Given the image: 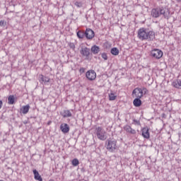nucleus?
<instances>
[{"instance_id": "nucleus-14", "label": "nucleus", "mask_w": 181, "mask_h": 181, "mask_svg": "<svg viewBox=\"0 0 181 181\" xmlns=\"http://www.w3.org/2000/svg\"><path fill=\"white\" fill-rule=\"evenodd\" d=\"M39 81L41 83V84H43V83H49V81H50V78L43 75H40Z\"/></svg>"}, {"instance_id": "nucleus-34", "label": "nucleus", "mask_w": 181, "mask_h": 181, "mask_svg": "<svg viewBox=\"0 0 181 181\" xmlns=\"http://www.w3.org/2000/svg\"><path fill=\"white\" fill-rule=\"evenodd\" d=\"M177 2H181V0H176Z\"/></svg>"}, {"instance_id": "nucleus-4", "label": "nucleus", "mask_w": 181, "mask_h": 181, "mask_svg": "<svg viewBox=\"0 0 181 181\" xmlns=\"http://www.w3.org/2000/svg\"><path fill=\"white\" fill-rule=\"evenodd\" d=\"M96 136L98 138L100 141H105L107 139V132L101 127H98L95 129Z\"/></svg>"}, {"instance_id": "nucleus-19", "label": "nucleus", "mask_w": 181, "mask_h": 181, "mask_svg": "<svg viewBox=\"0 0 181 181\" xmlns=\"http://www.w3.org/2000/svg\"><path fill=\"white\" fill-rule=\"evenodd\" d=\"M111 53L113 56H118V54H119V49L117 47H113L111 49Z\"/></svg>"}, {"instance_id": "nucleus-20", "label": "nucleus", "mask_w": 181, "mask_h": 181, "mask_svg": "<svg viewBox=\"0 0 181 181\" xmlns=\"http://www.w3.org/2000/svg\"><path fill=\"white\" fill-rule=\"evenodd\" d=\"M8 104L10 105H13L15 104V96L13 95H10L8 98Z\"/></svg>"}, {"instance_id": "nucleus-30", "label": "nucleus", "mask_w": 181, "mask_h": 181, "mask_svg": "<svg viewBox=\"0 0 181 181\" xmlns=\"http://www.w3.org/2000/svg\"><path fill=\"white\" fill-rule=\"evenodd\" d=\"M134 122H135L136 125H141V122H139V120L134 119Z\"/></svg>"}, {"instance_id": "nucleus-24", "label": "nucleus", "mask_w": 181, "mask_h": 181, "mask_svg": "<svg viewBox=\"0 0 181 181\" xmlns=\"http://www.w3.org/2000/svg\"><path fill=\"white\" fill-rule=\"evenodd\" d=\"M116 98H117V95H115L114 93L109 94V100L110 101H114Z\"/></svg>"}, {"instance_id": "nucleus-6", "label": "nucleus", "mask_w": 181, "mask_h": 181, "mask_svg": "<svg viewBox=\"0 0 181 181\" xmlns=\"http://www.w3.org/2000/svg\"><path fill=\"white\" fill-rule=\"evenodd\" d=\"M151 56L153 57L154 59H159L163 56V52L160 49H154L151 52Z\"/></svg>"}, {"instance_id": "nucleus-23", "label": "nucleus", "mask_w": 181, "mask_h": 181, "mask_svg": "<svg viewBox=\"0 0 181 181\" xmlns=\"http://www.w3.org/2000/svg\"><path fill=\"white\" fill-rule=\"evenodd\" d=\"M79 164L80 161H78V159L77 158H74L71 160V165H73L74 166H78Z\"/></svg>"}, {"instance_id": "nucleus-1", "label": "nucleus", "mask_w": 181, "mask_h": 181, "mask_svg": "<svg viewBox=\"0 0 181 181\" xmlns=\"http://www.w3.org/2000/svg\"><path fill=\"white\" fill-rule=\"evenodd\" d=\"M138 37L140 40H147V42H152L155 40V32L153 30H148L146 28H140L138 30Z\"/></svg>"}, {"instance_id": "nucleus-10", "label": "nucleus", "mask_w": 181, "mask_h": 181, "mask_svg": "<svg viewBox=\"0 0 181 181\" xmlns=\"http://www.w3.org/2000/svg\"><path fill=\"white\" fill-rule=\"evenodd\" d=\"M141 135L145 139H149L151 138V134H149V129L148 127H144L141 130Z\"/></svg>"}, {"instance_id": "nucleus-31", "label": "nucleus", "mask_w": 181, "mask_h": 181, "mask_svg": "<svg viewBox=\"0 0 181 181\" xmlns=\"http://www.w3.org/2000/svg\"><path fill=\"white\" fill-rule=\"evenodd\" d=\"M3 103H2V100H0V110L1 108H2V105H3Z\"/></svg>"}, {"instance_id": "nucleus-32", "label": "nucleus", "mask_w": 181, "mask_h": 181, "mask_svg": "<svg viewBox=\"0 0 181 181\" xmlns=\"http://www.w3.org/2000/svg\"><path fill=\"white\" fill-rule=\"evenodd\" d=\"M84 71V69H83V68L81 69H80V71Z\"/></svg>"}, {"instance_id": "nucleus-25", "label": "nucleus", "mask_w": 181, "mask_h": 181, "mask_svg": "<svg viewBox=\"0 0 181 181\" xmlns=\"http://www.w3.org/2000/svg\"><path fill=\"white\" fill-rule=\"evenodd\" d=\"M75 6H76L77 8H81L83 6V3L80 2V1H76L74 3Z\"/></svg>"}, {"instance_id": "nucleus-28", "label": "nucleus", "mask_w": 181, "mask_h": 181, "mask_svg": "<svg viewBox=\"0 0 181 181\" xmlns=\"http://www.w3.org/2000/svg\"><path fill=\"white\" fill-rule=\"evenodd\" d=\"M101 56L105 60H108V56H107L106 53H102Z\"/></svg>"}, {"instance_id": "nucleus-16", "label": "nucleus", "mask_w": 181, "mask_h": 181, "mask_svg": "<svg viewBox=\"0 0 181 181\" xmlns=\"http://www.w3.org/2000/svg\"><path fill=\"white\" fill-rule=\"evenodd\" d=\"M133 104L134 107H141L142 105V100H141V98H136L134 100Z\"/></svg>"}, {"instance_id": "nucleus-26", "label": "nucleus", "mask_w": 181, "mask_h": 181, "mask_svg": "<svg viewBox=\"0 0 181 181\" xmlns=\"http://www.w3.org/2000/svg\"><path fill=\"white\" fill-rule=\"evenodd\" d=\"M141 90L142 95L146 94L148 93V89L145 87L139 88Z\"/></svg>"}, {"instance_id": "nucleus-5", "label": "nucleus", "mask_w": 181, "mask_h": 181, "mask_svg": "<svg viewBox=\"0 0 181 181\" xmlns=\"http://www.w3.org/2000/svg\"><path fill=\"white\" fill-rule=\"evenodd\" d=\"M80 53L83 57H85L86 60H90V56H91L90 48L87 47L81 48Z\"/></svg>"}, {"instance_id": "nucleus-3", "label": "nucleus", "mask_w": 181, "mask_h": 181, "mask_svg": "<svg viewBox=\"0 0 181 181\" xmlns=\"http://www.w3.org/2000/svg\"><path fill=\"white\" fill-rule=\"evenodd\" d=\"M105 146L109 152H115L117 149V140L109 139L106 141Z\"/></svg>"}, {"instance_id": "nucleus-29", "label": "nucleus", "mask_w": 181, "mask_h": 181, "mask_svg": "<svg viewBox=\"0 0 181 181\" xmlns=\"http://www.w3.org/2000/svg\"><path fill=\"white\" fill-rule=\"evenodd\" d=\"M69 46L71 49H76V46L74 45V43H73V42L69 43Z\"/></svg>"}, {"instance_id": "nucleus-18", "label": "nucleus", "mask_w": 181, "mask_h": 181, "mask_svg": "<svg viewBox=\"0 0 181 181\" xmlns=\"http://www.w3.org/2000/svg\"><path fill=\"white\" fill-rule=\"evenodd\" d=\"M172 86L175 88H181V80L177 79L173 82Z\"/></svg>"}, {"instance_id": "nucleus-27", "label": "nucleus", "mask_w": 181, "mask_h": 181, "mask_svg": "<svg viewBox=\"0 0 181 181\" xmlns=\"http://www.w3.org/2000/svg\"><path fill=\"white\" fill-rule=\"evenodd\" d=\"M0 26L1 28H5V26H6V21L4 20L0 21Z\"/></svg>"}, {"instance_id": "nucleus-2", "label": "nucleus", "mask_w": 181, "mask_h": 181, "mask_svg": "<svg viewBox=\"0 0 181 181\" xmlns=\"http://www.w3.org/2000/svg\"><path fill=\"white\" fill-rule=\"evenodd\" d=\"M151 16H153V18H159V16H163L165 19L169 20L170 18V10L164 7L153 8L151 10Z\"/></svg>"}, {"instance_id": "nucleus-9", "label": "nucleus", "mask_w": 181, "mask_h": 181, "mask_svg": "<svg viewBox=\"0 0 181 181\" xmlns=\"http://www.w3.org/2000/svg\"><path fill=\"white\" fill-rule=\"evenodd\" d=\"M85 36L88 40H91L95 36L94 31L90 28H87L85 31Z\"/></svg>"}, {"instance_id": "nucleus-12", "label": "nucleus", "mask_w": 181, "mask_h": 181, "mask_svg": "<svg viewBox=\"0 0 181 181\" xmlns=\"http://www.w3.org/2000/svg\"><path fill=\"white\" fill-rule=\"evenodd\" d=\"M60 129L63 134H67L70 131V127H69V124L64 123L60 125Z\"/></svg>"}, {"instance_id": "nucleus-8", "label": "nucleus", "mask_w": 181, "mask_h": 181, "mask_svg": "<svg viewBox=\"0 0 181 181\" xmlns=\"http://www.w3.org/2000/svg\"><path fill=\"white\" fill-rule=\"evenodd\" d=\"M132 97H136V98H142V90H141L139 88H136L132 91Z\"/></svg>"}, {"instance_id": "nucleus-21", "label": "nucleus", "mask_w": 181, "mask_h": 181, "mask_svg": "<svg viewBox=\"0 0 181 181\" xmlns=\"http://www.w3.org/2000/svg\"><path fill=\"white\" fill-rule=\"evenodd\" d=\"M72 114L71 112H70V110H64V118H69L70 117H71Z\"/></svg>"}, {"instance_id": "nucleus-17", "label": "nucleus", "mask_w": 181, "mask_h": 181, "mask_svg": "<svg viewBox=\"0 0 181 181\" xmlns=\"http://www.w3.org/2000/svg\"><path fill=\"white\" fill-rule=\"evenodd\" d=\"M34 173V177L35 180H39V181H43V179L42 178V176L39 174V172H37L36 170H33Z\"/></svg>"}, {"instance_id": "nucleus-11", "label": "nucleus", "mask_w": 181, "mask_h": 181, "mask_svg": "<svg viewBox=\"0 0 181 181\" xmlns=\"http://www.w3.org/2000/svg\"><path fill=\"white\" fill-rule=\"evenodd\" d=\"M123 129H124V131H126V132L128 134H131V135H135V134H136V131L132 129V127L128 124L124 126Z\"/></svg>"}, {"instance_id": "nucleus-15", "label": "nucleus", "mask_w": 181, "mask_h": 181, "mask_svg": "<svg viewBox=\"0 0 181 181\" xmlns=\"http://www.w3.org/2000/svg\"><path fill=\"white\" fill-rule=\"evenodd\" d=\"M100 47L97 45H93L90 49V52L93 54H98V53H100Z\"/></svg>"}, {"instance_id": "nucleus-13", "label": "nucleus", "mask_w": 181, "mask_h": 181, "mask_svg": "<svg viewBox=\"0 0 181 181\" xmlns=\"http://www.w3.org/2000/svg\"><path fill=\"white\" fill-rule=\"evenodd\" d=\"M29 110H30V105H24L22 107V108H21L20 112L21 114H23L25 115L28 114V112H29Z\"/></svg>"}, {"instance_id": "nucleus-33", "label": "nucleus", "mask_w": 181, "mask_h": 181, "mask_svg": "<svg viewBox=\"0 0 181 181\" xmlns=\"http://www.w3.org/2000/svg\"><path fill=\"white\" fill-rule=\"evenodd\" d=\"M52 124V122H48L47 125H50Z\"/></svg>"}, {"instance_id": "nucleus-7", "label": "nucleus", "mask_w": 181, "mask_h": 181, "mask_svg": "<svg viewBox=\"0 0 181 181\" xmlns=\"http://www.w3.org/2000/svg\"><path fill=\"white\" fill-rule=\"evenodd\" d=\"M86 78L88 80L93 81V80H95L97 78V74L95 72L94 70H89L86 74Z\"/></svg>"}, {"instance_id": "nucleus-22", "label": "nucleus", "mask_w": 181, "mask_h": 181, "mask_svg": "<svg viewBox=\"0 0 181 181\" xmlns=\"http://www.w3.org/2000/svg\"><path fill=\"white\" fill-rule=\"evenodd\" d=\"M77 36L79 39H83L84 36H86V32L84 31H78Z\"/></svg>"}]
</instances>
